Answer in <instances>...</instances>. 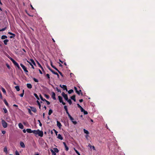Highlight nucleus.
Here are the masks:
<instances>
[{"label":"nucleus","instance_id":"obj_16","mask_svg":"<svg viewBox=\"0 0 155 155\" xmlns=\"http://www.w3.org/2000/svg\"><path fill=\"white\" fill-rule=\"evenodd\" d=\"M58 98L60 103H61L63 101V98L62 97L60 96H58Z\"/></svg>","mask_w":155,"mask_h":155},{"label":"nucleus","instance_id":"obj_35","mask_svg":"<svg viewBox=\"0 0 155 155\" xmlns=\"http://www.w3.org/2000/svg\"><path fill=\"white\" fill-rule=\"evenodd\" d=\"M37 63L38 65V66L40 67L41 68V69L42 70V71H44V69L43 68H42V67L41 66V65L37 61Z\"/></svg>","mask_w":155,"mask_h":155},{"label":"nucleus","instance_id":"obj_24","mask_svg":"<svg viewBox=\"0 0 155 155\" xmlns=\"http://www.w3.org/2000/svg\"><path fill=\"white\" fill-rule=\"evenodd\" d=\"M15 88L16 89L17 91H20L19 87L18 86H16L15 87Z\"/></svg>","mask_w":155,"mask_h":155},{"label":"nucleus","instance_id":"obj_36","mask_svg":"<svg viewBox=\"0 0 155 155\" xmlns=\"http://www.w3.org/2000/svg\"><path fill=\"white\" fill-rule=\"evenodd\" d=\"M4 102L6 106H8V103L7 102V101L5 99H4Z\"/></svg>","mask_w":155,"mask_h":155},{"label":"nucleus","instance_id":"obj_1","mask_svg":"<svg viewBox=\"0 0 155 155\" xmlns=\"http://www.w3.org/2000/svg\"><path fill=\"white\" fill-rule=\"evenodd\" d=\"M68 116L70 120H71V121L72 122V123H73V124L75 125L77 124V122L76 121H74V119L73 117H72L69 114L68 115Z\"/></svg>","mask_w":155,"mask_h":155},{"label":"nucleus","instance_id":"obj_56","mask_svg":"<svg viewBox=\"0 0 155 155\" xmlns=\"http://www.w3.org/2000/svg\"><path fill=\"white\" fill-rule=\"evenodd\" d=\"M46 76L47 77L48 79L50 78V75L49 74H46Z\"/></svg>","mask_w":155,"mask_h":155},{"label":"nucleus","instance_id":"obj_42","mask_svg":"<svg viewBox=\"0 0 155 155\" xmlns=\"http://www.w3.org/2000/svg\"><path fill=\"white\" fill-rule=\"evenodd\" d=\"M81 92V90H79V91H78V93H77V94L79 95H80V92H81V95H83V93Z\"/></svg>","mask_w":155,"mask_h":155},{"label":"nucleus","instance_id":"obj_50","mask_svg":"<svg viewBox=\"0 0 155 155\" xmlns=\"http://www.w3.org/2000/svg\"><path fill=\"white\" fill-rule=\"evenodd\" d=\"M10 59L12 61L13 63H14L15 61L14 59L12 58H11Z\"/></svg>","mask_w":155,"mask_h":155},{"label":"nucleus","instance_id":"obj_29","mask_svg":"<svg viewBox=\"0 0 155 155\" xmlns=\"http://www.w3.org/2000/svg\"><path fill=\"white\" fill-rule=\"evenodd\" d=\"M4 151L6 153H8L7 149V147H4Z\"/></svg>","mask_w":155,"mask_h":155},{"label":"nucleus","instance_id":"obj_58","mask_svg":"<svg viewBox=\"0 0 155 155\" xmlns=\"http://www.w3.org/2000/svg\"><path fill=\"white\" fill-rule=\"evenodd\" d=\"M2 133L3 134H5L6 132L5 130H2Z\"/></svg>","mask_w":155,"mask_h":155},{"label":"nucleus","instance_id":"obj_23","mask_svg":"<svg viewBox=\"0 0 155 155\" xmlns=\"http://www.w3.org/2000/svg\"><path fill=\"white\" fill-rule=\"evenodd\" d=\"M51 153H52V155H56V153L52 149H51L50 150Z\"/></svg>","mask_w":155,"mask_h":155},{"label":"nucleus","instance_id":"obj_33","mask_svg":"<svg viewBox=\"0 0 155 155\" xmlns=\"http://www.w3.org/2000/svg\"><path fill=\"white\" fill-rule=\"evenodd\" d=\"M53 111L51 109H50L49 110L48 114L49 115H50L52 113Z\"/></svg>","mask_w":155,"mask_h":155},{"label":"nucleus","instance_id":"obj_59","mask_svg":"<svg viewBox=\"0 0 155 155\" xmlns=\"http://www.w3.org/2000/svg\"><path fill=\"white\" fill-rule=\"evenodd\" d=\"M77 105H78V107L79 108H81V107H81L80 105L79 104H77Z\"/></svg>","mask_w":155,"mask_h":155},{"label":"nucleus","instance_id":"obj_28","mask_svg":"<svg viewBox=\"0 0 155 155\" xmlns=\"http://www.w3.org/2000/svg\"><path fill=\"white\" fill-rule=\"evenodd\" d=\"M8 41V39L5 40L3 41L5 45H7V42Z\"/></svg>","mask_w":155,"mask_h":155},{"label":"nucleus","instance_id":"obj_47","mask_svg":"<svg viewBox=\"0 0 155 155\" xmlns=\"http://www.w3.org/2000/svg\"><path fill=\"white\" fill-rule=\"evenodd\" d=\"M8 34H9L10 35H13L14 36H15V34H13L12 32H8Z\"/></svg>","mask_w":155,"mask_h":155},{"label":"nucleus","instance_id":"obj_49","mask_svg":"<svg viewBox=\"0 0 155 155\" xmlns=\"http://www.w3.org/2000/svg\"><path fill=\"white\" fill-rule=\"evenodd\" d=\"M74 89L75 90V91L77 93H78V91L77 90V88L76 87H74Z\"/></svg>","mask_w":155,"mask_h":155},{"label":"nucleus","instance_id":"obj_22","mask_svg":"<svg viewBox=\"0 0 155 155\" xmlns=\"http://www.w3.org/2000/svg\"><path fill=\"white\" fill-rule=\"evenodd\" d=\"M53 150L55 153H58L59 152V150L56 148H54Z\"/></svg>","mask_w":155,"mask_h":155},{"label":"nucleus","instance_id":"obj_20","mask_svg":"<svg viewBox=\"0 0 155 155\" xmlns=\"http://www.w3.org/2000/svg\"><path fill=\"white\" fill-rule=\"evenodd\" d=\"M58 138L59 139H60L61 140H62L63 139V138L61 136V135L60 134H59L58 136Z\"/></svg>","mask_w":155,"mask_h":155},{"label":"nucleus","instance_id":"obj_44","mask_svg":"<svg viewBox=\"0 0 155 155\" xmlns=\"http://www.w3.org/2000/svg\"><path fill=\"white\" fill-rule=\"evenodd\" d=\"M44 96L47 99H49V96L48 95L45 94Z\"/></svg>","mask_w":155,"mask_h":155},{"label":"nucleus","instance_id":"obj_14","mask_svg":"<svg viewBox=\"0 0 155 155\" xmlns=\"http://www.w3.org/2000/svg\"><path fill=\"white\" fill-rule=\"evenodd\" d=\"M18 126L19 128L21 129H23L24 128V126L21 123H19L18 124Z\"/></svg>","mask_w":155,"mask_h":155},{"label":"nucleus","instance_id":"obj_11","mask_svg":"<svg viewBox=\"0 0 155 155\" xmlns=\"http://www.w3.org/2000/svg\"><path fill=\"white\" fill-rule=\"evenodd\" d=\"M20 145L23 148H24L25 147V146L24 143L22 142H20Z\"/></svg>","mask_w":155,"mask_h":155},{"label":"nucleus","instance_id":"obj_51","mask_svg":"<svg viewBox=\"0 0 155 155\" xmlns=\"http://www.w3.org/2000/svg\"><path fill=\"white\" fill-rule=\"evenodd\" d=\"M56 90L58 92H61V90L59 89L58 88V87H56Z\"/></svg>","mask_w":155,"mask_h":155},{"label":"nucleus","instance_id":"obj_57","mask_svg":"<svg viewBox=\"0 0 155 155\" xmlns=\"http://www.w3.org/2000/svg\"><path fill=\"white\" fill-rule=\"evenodd\" d=\"M81 111L82 112H83L84 111V110L83 109V108L81 107V108H80Z\"/></svg>","mask_w":155,"mask_h":155},{"label":"nucleus","instance_id":"obj_21","mask_svg":"<svg viewBox=\"0 0 155 155\" xmlns=\"http://www.w3.org/2000/svg\"><path fill=\"white\" fill-rule=\"evenodd\" d=\"M56 70L62 76V77H63V75L62 74V73L61 72H60L59 71V70L57 68L56 69Z\"/></svg>","mask_w":155,"mask_h":155},{"label":"nucleus","instance_id":"obj_26","mask_svg":"<svg viewBox=\"0 0 155 155\" xmlns=\"http://www.w3.org/2000/svg\"><path fill=\"white\" fill-rule=\"evenodd\" d=\"M36 102L38 104V105L39 106V109H41V105L39 102L38 101V100Z\"/></svg>","mask_w":155,"mask_h":155},{"label":"nucleus","instance_id":"obj_41","mask_svg":"<svg viewBox=\"0 0 155 155\" xmlns=\"http://www.w3.org/2000/svg\"><path fill=\"white\" fill-rule=\"evenodd\" d=\"M27 62H28L29 63L30 65L31 66V68L33 69H34V66H33V65H32V64H31V63H30L27 60Z\"/></svg>","mask_w":155,"mask_h":155},{"label":"nucleus","instance_id":"obj_30","mask_svg":"<svg viewBox=\"0 0 155 155\" xmlns=\"http://www.w3.org/2000/svg\"><path fill=\"white\" fill-rule=\"evenodd\" d=\"M50 63H51V66L53 68H54V69H55L56 70V69L57 68L53 65V64H52V62L51 61H50Z\"/></svg>","mask_w":155,"mask_h":155},{"label":"nucleus","instance_id":"obj_3","mask_svg":"<svg viewBox=\"0 0 155 155\" xmlns=\"http://www.w3.org/2000/svg\"><path fill=\"white\" fill-rule=\"evenodd\" d=\"M2 124L3 127L4 128H5L7 127V123L4 120H2Z\"/></svg>","mask_w":155,"mask_h":155},{"label":"nucleus","instance_id":"obj_52","mask_svg":"<svg viewBox=\"0 0 155 155\" xmlns=\"http://www.w3.org/2000/svg\"><path fill=\"white\" fill-rule=\"evenodd\" d=\"M83 112H84V113L85 115L87 114H88L87 112L85 111V110H84V111Z\"/></svg>","mask_w":155,"mask_h":155},{"label":"nucleus","instance_id":"obj_7","mask_svg":"<svg viewBox=\"0 0 155 155\" xmlns=\"http://www.w3.org/2000/svg\"><path fill=\"white\" fill-rule=\"evenodd\" d=\"M31 109V110L34 113H35L37 111V110L36 108L33 107H30Z\"/></svg>","mask_w":155,"mask_h":155},{"label":"nucleus","instance_id":"obj_64","mask_svg":"<svg viewBox=\"0 0 155 155\" xmlns=\"http://www.w3.org/2000/svg\"><path fill=\"white\" fill-rule=\"evenodd\" d=\"M75 150L77 154H79V152L76 150Z\"/></svg>","mask_w":155,"mask_h":155},{"label":"nucleus","instance_id":"obj_40","mask_svg":"<svg viewBox=\"0 0 155 155\" xmlns=\"http://www.w3.org/2000/svg\"><path fill=\"white\" fill-rule=\"evenodd\" d=\"M28 111L29 113L31 115H32V113L31 112V109L28 108Z\"/></svg>","mask_w":155,"mask_h":155},{"label":"nucleus","instance_id":"obj_55","mask_svg":"<svg viewBox=\"0 0 155 155\" xmlns=\"http://www.w3.org/2000/svg\"><path fill=\"white\" fill-rule=\"evenodd\" d=\"M38 121L39 122V126H42V124L41 123V122H40V120H38Z\"/></svg>","mask_w":155,"mask_h":155},{"label":"nucleus","instance_id":"obj_10","mask_svg":"<svg viewBox=\"0 0 155 155\" xmlns=\"http://www.w3.org/2000/svg\"><path fill=\"white\" fill-rule=\"evenodd\" d=\"M63 143L64 146L65 150L66 151H68L69 150L68 147L67 146V145L66 144V143L65 142H64Z\"/></svg>","mask_w":155,"mask_h":155},{"label":"nucleus","instance_id":"obj_9","mask_svg":"<svg viewBox=\"0 0 155 155\" xmlns=\"http://www.w3.org/2000/svg\"><path fill=\"white\" fill-rule=\"evenodd\" d=\"M57 126L60 129L61 128L62 126V125L61 123L58 121H57Z\"/></svg>","mask_w":155,"mask_h":155},{"label":"nucleus","instance_id":"obj_19","mask_svg":"<svg viewBox=\"0 0 155 155\" xmlns=\"http://www.w3.org/2000/svg\"><path fill=\"white\" fill-rule=\"evenodd\" d=\"M39 130H33V134H38V131Z\"/></svg>","mask_w":155,"mask_h":155},{"label":"nucleus","instance_id":"obj_63","mask_svg":"<svg viewBox=\"0 0 155 155\" xmlns=\"http://www.w3.org/2000/svg\"><path fill=\"white\" fill-rule=\"evenodd\" d=\"M88 146L90 147V148H91V147H92V145L90 144H89Z\"/></svg>","mask_w":155,"mask_h":155},{"label":"nucleus","instance_id":"obj_60","mask_svg":"<svg viewBox=\"0 0 155 155\" xmlns=\"http://www.w3.org/2000/svg\"><path fill=\"white\" fill-rule=\"evenodd\" d=\"M6 65L7 66V68H8V69H10V67L9 66V65L7 64H6Z\"/></svg>","mask_w":155,"mask_h":155},{"label":"nucleus","instance_id":"obj_2","mask_svg":"<svg viewBox=\"0 0 155 155\" xmlns=\"http://www.w3.org/2000/svg\"><path fill=\"white\" fill-rule=\"evenodd\" d=\"M20 66L22 68L24 71L25 72L26 74L28 75L27 73L28 72V71L27 70L26 68L22 64H20Z\"/></svg>","mask_w":155,"mask_h":155},{"label":"nucleus","instance_id":"obj_45","mask_svg":"<svg viewBox=\"0 0 155 155\" xmlns=\"http://www.w3.org/2000/svg\"><path fill=\"white\" fill-rule=\"evenodd\" d=\"M6 29V27H5V28H3L2 29H0V31H4Z\"/></svg>","mask_w":155,"mask_h":155},{"label":"nucleus","instance_id":"obj_61","mask_svg":"<svg viewBox=\"0 0 155 155\" xmlns=\"http://www.w3.org/2000/svg\"><path fill=\"white\" fill-rule=\"evenodd\" d=\"M0 98L2 99V96L1 93L0 92Z\"/></svg>","mask_w":155,"mask_h":155},{"label":"nucleus","instance_id":"obj_38","mask_svg":"<svg viewBox=\"0 0 155 155\" xmlns=\"http://www.w3.org/2000/svg\"><path fill=\"white\" fill-rule=\"evenodd\" d=\"M2 91L4 94H5L6 93V91H5V90L4 88L2 87Z\"/></svg>","mask_w":155,"mask_h":155},{"label":"nucleus","instance_id":"obj_18","mask_svg":"<svg viewBox=\"0 0 155 155\" xmlns=\"http://www.w3.org/2000/svg\"><path fill=\"white\" fill-rule=\"evenodd\" d=\"M26 131L28 133H33V130H32L30 129H27Z\"/></svg>","mask_w":155,"mask_h":155},{"label":"nucleus","instance_id":"obj_6","mask_svg":"<svg viewBox=\"0 0 155 155\" xmlns=\"http://www.w3.org/2000/svg\"><path fill=\"white\" fill-rule=\"evenodd\" d=\"M38 134L40 137H42L43 135V131H40L39 130H38Z\"/></svg>","mask_w":155,"mask_h":155},{"label":"nucleus","instance_id":"obj_54","mask_svg":"<svg viewBox=\"0 0 155 155\" xmlns=\"http://www.w3.org/2000/svg\"><path fill=\"white\" fill-rule=\"evenodd\" d=\"M45 101L46 102V103H47V104L48 105H49L50 104V102L49 101H47V100H46V101Z\"/></svg>","mask_w":155,"mask_h":155},{"label":"nucleus","instance_id":"obj_32","mask_svg":"<svg viewBox=\"0 0 155 155\" xmlns=\"http://www.w3.org/2000/svg\"><path fill=\"white\" fill-rule=\"evenodd\" d=\"M66 101H68V102L69 103V104L70 105H71L72 103V101H71V100L70 99H68V100H66Z\"/></svg>","mask_w":155,"mask_h":155},{"label":"nucleus","instance_id":"obj_48","mask_svg":"<svg viewBox=\"0 0 155 155\" xmlns=\"http://www.w3.org/2000/svg\"><path fill=\"white\" fill-rule=\"evenodd\" d=\"M33 80L35 82H38V80L37 79H36V78H33Z\"/></svg>","mask_w":155,"mask_h":155},{"label":"nucleus","instance_id":"obj_25","mask_svg":"<svg viewBox=\"0 0 155 155\" xmlns=\"http://www.w3.org/2000/svg\"><path fill=\"white\" fill-rule=\"evenodd\" d=\"M7 38V37L6 35H3L2 36L1 39H4Z\"/></svg>","mask_w":155,"mask_h":155},{"label":"nucleus","instance_id":"obj_53","mask_svg":"<svg viewBox=\"0 0 155 155\" xmlns=\"http://www.w3.org/2000/svg\"><path fill=\"white\" fill-rule=\"evenodd\" d=\"M15 155H20L18 151L17 150L15 151Z\"/></svg>","mask_w":155,"mask_h":155},{"label":"nucleus","instance_id":"obj_5","mask_svg":"<svg viewBox=\"0 0 155 155\" xmlns=\"http://www.w3.org/2000/svg\"><path fill=\"white\" fill-rule=\"evenodd\" d=\"M60 87H61L63 89V90H66V91H68L67 87V86L66 85H61L60 84Z\"/></svg>","mask_w":155,"mask_h":155},{"label":"nucleus","instance_id":"obj_37","mask_svg":"<svg viewBox=\"0 0 155 155\" xmlns=\"http://www.w3.org/2000/svg\"><path fill=\"white\" fill-rule=\"evenodd\" d=\"M40 98H41V100L42 101H46V100L45 98H44L43 97H42V96L41 94L40 95Z\"/></svg>","mask_w":155,"mask_h":155},{"label":"nucleus","instance_id":"obj_46","mask_svg":"<svg viewBox=\"0 0 155 155\" xmlns=\"http://www.w3.org/2000/svg\"><path fill=\"white\" fill-rule=\"evenodd\" d=\"M3 110L5 113H7L8 112V111L5 108H3Z\"/></svg>","mask_w":155,"mask_h":155},{"label":"nucleus","instance_id":"obj_39","mask_svg":"<svg viewBox=\"0 0 155 155\" xmlns=\"http://www.w3.org/2000/svg\"><path fill=\"white\" fill-rule=\"evenodd\" d=\"M74 91L73 90L71 89L68 91V94H71Z\"/></svg>","mask_w":155,"mask_h":155},{"label":"nucleus","instance_id":"obj_62","mask_svg":"<svg viewBox=\"0 0 155 155\" xmlns=\"http://www.w3.org/2000/svg\"><path fill=\"white\" fill-rule=\"evenodd\" d=\"M53 130L54 131L55 133L56 134V135H57V133H58V132L55 129H54Z\"/></svg>","mask_w":155,"mask_h":155},{"label":"nucleus","instance_id":"obj_15","mask_svg":"<svg viewBox=\"0 0 155 155\" xmlns=\"http://www.w3.org/2000/svg\"><path fill=\"white\" fill-rule=\"evenodd\" d=\"M75 95H73L71 97V99L73 100L74 102H75L76 101V99H75Z\"/></svg>","mask_w":155,"mask_h":155},{"label":"nucleus","instance_id":"obj_12","mask_svg":"<svg viewBox=\"0 0 155 155\" xmlns=\"http://www.w3.org/2000/svg\"><path fill=\"white\" fill-rule=\"evenodd\" d=\"M64 109L65 110V111H66V113L68 114V115L69 114L68 111V108H67V107L66 106V105H65L64 106Z\"/></svg>","mask_w":155,"mask_h":155},{"label":"nucleus","instance_id":"obj_13","mask_svg":"<svg viewBox=\"0 0 155 155\" xmlns=\"http://www.w3.org/2000/svg\"><path fill=\"white\" fill-rule=\"evenodd\" d=\"M52 97L54 100H56L55 94L54 92L52 93Z\"/></svg>","mask_w":155,"mask_h":155},{"label":"nucleus","instance_id":"obj_17","mask_svg":"<svg viewBox=\"0 0 155 155\" xmlns=\"http://www.w3.org/2000/svg\"><path fill=\"white\" fill-rule=\"evenodd\" d=\"M27 86L28 88L29 89H31L32 87V86L30 84H27Z\"/></svg>","mask_w":155,"mask_h":155},{"label":"nucleus","instance_id":"obj_31","mask_svg":"<svg viewBox=\"0 0 155 155\" xmlns=\"http://www.w3.org/2000/svg\"><path fill=\"white\" fill-rule=\"evenodd\" d=\"M83 130L84 133L86 134H89V132L87 130H85V129H84Z\"/></svg>","mask_w":155,"mask_h":155},{"label":"nucleus","instance_id":"obj_27","mask_svg":"<svg viewBox=\"0 0 155 155\" xmlns=\"http://www.w3.org/2000/svg\"><path fill=\"white\" fill-rule=\"evenodd\" d=\"M30 61H31V64H33L34 65H36L33 59H31Z\"/></svg>","mask_w":155,"mask_h":155},{"label":"nucleus","instance_id":"obj_43","mask_svg":"<svg viewBox=\"0 0 155 155\" xmlns=\"http://www.w3.org/2000/svg\"><path fill=\"white\" fill-rule=\"evenodd\" d=\"M22 93L20 95V96L21 97H23V95H24V90H23V91H22Z\"/></svg>","mask_w":155,"mask_h":155},{"label":"nucleus","instance_id":"obj_34","mask_svg":"<svg viewBox=\"0 0 155 155\" xmlns=\"http://www.w3.org/2000/svg\"><path fill=\"white\" fill-rule=\"evenodd\" d=\"M34 96L36 97V98L38 100H39V97H38V95H37V94H36V93H34Z\"/></svg>","mask_w":155,"mask_h":155},{"label":"nucleus","instance_id":"obj_8","mask_svg":"<svg viewBox=\"0 0 155 155\" xmlns=\"http://www.w3.org/2000/svg\"><path fill=\"white\" fill-rule=\"evenodd\" d=\"M13 64L17 66L19 69H21V68L19 66V64L16 61L13 63Z\"/></svg>","mask_w":155,"mask_h":155},{"label":"nucleus","instance_id":"obj_4","mask_svg":"<svg viewBox=\"0 0 155 155\" xmlns=\"http://www.w3.org/2000/svg\"><path fill=\"white\" fill-rule=\"evenodd\" d=\"M61 95L63 96L64 99L66 101L68 100V98L67 94H65L64 92H62Z\"/></svg>","mask_w":155,"mask_h":155}]
</instances>
